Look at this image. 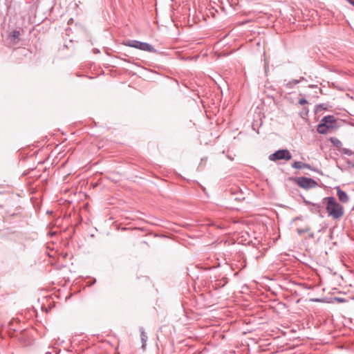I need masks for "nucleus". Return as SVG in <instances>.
<instances>
[{"label": "nucleus", "instance_id": "9d476101", "mask_svg": "<svg viewBox=\"0 0 354 354\" xmlns=\"http://www.w3.org/2000/svg\"><path fill=\"white\" fill-rule=\"evenodd\" d=\"M140 336H141V341H142V348L143 350L145 349L147 341V335L146 333L145 332L144 329L142 328H140Z\"/></svg>", "mask_w": 354, "mask_h": 354}, {"label": "nucleus", "instance_id": "f03ea898", "mask_svg": "<svg viewBox=\"0 0 354 354\" xmlns=\"http://www.w3.org/2000/svg\"><path fill=\"white\" fill-rule=\"evenodd\" d=\"M292 158V155L288 149H279L269 156V160L277 161L280 160H289Z\"/></svg>", "mask_w": 354, "mask_h": 354}, {"label": "nucleus", "instance_id": "0eeeda50", "mask_svg": "<svg viewBox=\"0 0 354 354\" xmlns=\"http://www.w3.org/2000/svg\"><path fill=\"white\" fill-rule=\"evenodd\" d=\"M292 167L295 169H308L312 170V167L310 165L300 162V161H295L292 165Z\"/></svg>", "mask_w": 354, "mask_h": 354}, {"label": "nucleus", "instance_id": "ddd939ff", "mask_svg": "<svg viewBox=\"0 0 354 354\" xmlns=\"http://www.w3.org/2000/svg\"><path fill=\"white\" fill-rule=\"evenodd\" d=\"M11 36H12L14 39H17V41H19V36H20V32H19V31H18V30H14V31L12 32Z\"/></svg>", "mask_w": 354, "mask_h": 354}, {"label": "nucleus", "instance_id": "f8f14e48", "mask_svg": "<svg viewBox=\"0 0 354 354\" xmlns=\"http://www.w3.org/2000/svg\"><path fill=\"white\" fill-rule=\"evenodd\" d=\"M330 141L335 145V146H339L341 145V142L337 138L332 137L330 138Z\"/></svg>", "mask_w": 354, "mask_h": 354}, {"label": "nucleus", "instance_id": "7ed1b4c3", "mask_svg": "<svg viewBox=\"0 0 354 354\" xmlns=\"http://www.w3.org/2000/svg\"><path fill=\"white\" fill-rule=\"evenodd\" d=\"M295 181L300 187L305 189H308L317 186V183L310 178L299 177L295 179Z\"/></svg>", "mask_w": 354, "mask_h": 354}, {"label": "nucleus", "instance_id": "423d86ee", "mask_svg": "<svg viewBox=\"0 0 354 354\" xmlns=\"http://www.w3.org/2000/svg\"><path fill=\"white\" fill-rule=\"evenodd\" d=\"M138 49L143 50V51L151 52V53L156 52V49L153 48V46H151V44H149L148 43L142 42V41L139 44Z\"/></svg>", "mask_w": 354, "mask_h": 354}, {"label": "nucleus", "instance_id": "4468645a", "mask_svg": "<svg viewBox=\"0 0 354 354\" xmlns=\"http://www.w3.org/2000/svg\"><path fill=\"white\" fill-rule=\"evenodd\" d=\"M300 82H301V80H293L292 82H290L288 84H288H294V85H295V84H299Z\"/></svg>", "mask_w": 354, "mask_h": 354}, {"label": "nucleus", "instance_id": "f257e3e1", "mask_svg": "<svg viewBox=\"0 0 354 354\" xmlns=\"http://www.w3.org/2000/svg\"><path fill=\"white\" fill-rule=\"evenodd\" d=\"M326 201V209L329 216L333 219H339L344 215V207L338 203L336 199L333 197H326L324 199Z\"/></svg>", "mask_w": 354, "mask_h": 354}, {"label": "nucleus", "instance_id": "6e6552de", "mask_svg": "<svg viewBox=\"0 0 354 354\" xmlns=\"http://www.w3.org/2000/svg\"><path fill=\"white\" fill-rule=\"evenodd\" d=\"M141 41L137 40H128L124 42V45L129 47H132L138 49L139 44Z\"/></svg>", "mask_w": 354, "mask_h": 354}, {"label": "nucleus", "instance_id": "20e7f679", "mask_svg": "<svg viewBox=\"0 0 354 354\" xmlns=\"http://www.w3.org/2000/svg\"><path fill=\"white\" fill-rule=\"evenodd\" d=\"M335 122L336 119L333 115H326L322 119L320 122L328 127L329 129H333L336 128Z\"/></svg>", "mask_w": 354, "mask_h": 354}, {"label": "nucleus", "instance_id": "1a4fd4ad", "mask_svg": "<svg viewBox=\"0 0 354 354\" xmlns=\"http://www.w3.org/2000/svg\"><path fill=\"white\" fill-rule=\"evenodd\" d=\"M329 128L322 123H319L317 126V131L320 134H326L328 132Z\"/></svg>", "mask_w": 354, "mask_h": 354}, {"label": "nucleus", "instance_id": "2eb2a0df", "mask_svg": "<svg viewBox=\"0 0 354 354\" xmlns=\"http://www.w3.org/2000/svg\"><path fill=\"white\" fill-rule=\"evenodd\" d=\"M307 103V100L304 98H302V99H300L299 100V104H301V105H304V104H306Z\"/></svg>", "mask_w": 354, "mask_h": 354}, {"label": "nucleus", "instance_id": "39448f33", "mask_svg": "<svg viewBox=\"0 0 354 354\" xmlns=\"http://www.w3.org/2000/svg\"><path fill=\"white\" fill-rule=\"evenodd\" d=\"M336 190H337V195L339 200L342 203H347L349 200L347 194L344 191L342 190L339 187H336Z\"/></svg>", "mask_w": 354, "mask_h": 354}, {"label": "nucleus", "instance_id": "f3484780", "mask_svg": "<svg viewBox=\"0 0 354 354\" xmlns=\"http://www.w3.org/2000/svg\"><path fill=\"white\" fill-rule=\"evenodd\" d=\"M348 2L354 6V1L353 0H349Z\"/></svg>", "mask_w": 354, "mask_h": 354}, {"label": "nucleus", "instance_id": "9b49d317", "mask_svg": "<svg viewBox=\"0 0 354 354\" xmlns=\"http://www.w3.org/2000/svg\"><path fill=\"white\" fill-rule=\"evenodd\" d=\"M306 204L311 205L310 207V211L315 213H317L320 212L321 206L318 204L311 203L308 201H304Z\"/></svg>", "mask_w": 354, "mask_h": 354}, {"label": "nucleus", "instance_id": "dca6fc26", "mask_svg": "<svg viewBox=\"0 0 354 354\" xmlns=\"http://www.w3.org/2000/svg\"><path fill=\"white\" fill-rule=\"evenodd\" d=\"M317 106H318V107H320V108H322V109H326V107H324V104H319V105H318Z\"/></svg>", "mask_w": 354, "mask_h": 354}]
</instances>
